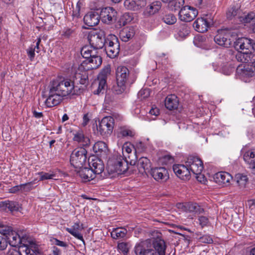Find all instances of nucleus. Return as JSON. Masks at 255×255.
Segmentation results:
<instances>
[{
	"label": "nucleus",
	"instance_id": "2eb2a0df",
	"mask_svg": "<svg viewBox=\"0 0 255 255\" xmlns=\"http://www.w3.org/2000/svg\"><path fill=\"white\" fill-rule=\"evenodd\" d=\"M94 56L85 59L80 65V68H85V70H92L98 68L102 63V59L100 56L94 54Z\"/></svg>",
	"mask_w": 255,
	"mask_h": 255
},
{
	"label": "nucleus",
	"instance_id": "2f4dec72",
	"mask_svg": "<svg viewBox=\"0 0 255 255\" xmlns=\"http://www.w3.org/2000/svg\"><path fill=\"white\" fill-rule=\"evenodd\" d=\"M85 68H80V65L75 74V78L81 84H85L88 82V76L87 71Z\"/></svg>",
	"mask_w": 255,
	"mask_h": 255
},
{
	"label": "nucleus",
	"instance_id": "4be33fe9",
	"mask_svg": "<svg viewBox=\"0 0 255 255\" xmlns=\"http://www.w3.org/2000/svg\"><path fill=\"white\" fill-rule=\"evenodd\" d=\"M252 42L253 40L251 39L240 38L235 42V47L238 50H250L251 49H255V45H254Z\"/></svg>",
	"mask_w": 255,
	"mask_h": 255
},
{
	"label": "nucleus",
	"instance_id": "ea45409f",
	"mask_svg": "<svg viewBox=\"0 0 255 255\" xmlns=\"http://www.w3.org/2000/svg\"><path fill=\"white\" fill-rule=\"evenodd\" d=\"M235 181L240 188H244L248 182V178L247 175L238 173L235 176Z\"/></svg>",
	"mask_w": 255,
	"mask_h": 255
},
{
	"label": "nucleus",
	"instance_id": "f3484780",
	"mask_svg": "<svg viewBox=\"0 0 255 255\" xmlns=\"http://www.w3.org/2000/svg\"><path fill=\"white\" fill-rule=\"evenodd\" d=\"M21 255H36L38 248L36 244L33 241L25 240L19 247Z\"/></svg>",
	"mask_w": 255,
	"mask_h": 255
},
{
	"label": "nucleus",
	"instance_id": "6ab92c4d",
	"mask_svg": "<svg viewBox=\"0 0 255 255\" xmlns=\"http://www.w3.org/2000/svg\"><path fill=\"white\" fill-rule=\"evenodd\" d=\"M149 173L158 182L166 181L169 178L168 171L164 167L151 168Z\"/></svg>",
	"mask_w": 255,
	"mask_h": 255
},
{
	"label": "nucleus",
	"instance_id": "09e8293b",
	"mask_svg": "<svg viewBox=\"0 0 255 255\" xmlns=\"http://www.w3.org/2000/svg\"><path fill=\"white\" fill-rule=\"evenodd\" d=\"M163 20L166 24L171 25L176 22L177 18L174 14H168L163 17Z\"/></svg>",
	"mask_w": 255,
	"mask_h": 255
},
{
	"label": "nucleus",
	"instance_id": "0eeeda50",
	"mask_svg": "<svg viewBox=\"0 0 255 255\" xmlns=\"http://www.w3.org/2000/svg\"><path fill=\"white\" fill-rule=\"evenodd\" d=\"M104 46L107 55L109 57L113 58L118 55L120 51V43L115 35H109Z\"/></svg>",
	"mask_w": 255,
	"mask_h": 255
},
{
	"label": "nucleus",
	"instance_id": "ddd939ff",
	"mask_svg": "<svg viewBox=\"0 0 255 255\" xmlns=\"http://www.w3.org/2000/svg\"><path fill=\"white\" fill-rule=\"evenodd\" d=\"M186 164L190 172L194 174L201 173L203 169L202 160L197 156H189L186 161Z\"/></svg>",
	"mask_w": 255,
	"mask_h": 255
},
{
	"label": "nucleus",
	"instance_id": "052dcab7",
	"mask_svg": "<svg viewBox=\"0 0 255 255\" xmlns=\"http://www.w3.org/2000/svg\"><path fill=\"white\" fill-rule=\"evenodd\" d=\"M200 225L203 227L206 226L209 224L208 219L205 216H200L198 219Z\"/></svg>",
	"mask_w": 255,
	"mask_h": 255
},
{
	"label": "nucleus",
	"instance_id": "9d476101",
	"mask_svg": "<svg viewBox=\"0 0 255 255\" xmlns=\"http://www.w3.org/2000/svg\"><path fill=\"white\" fill-rule=\"evenodd\" d=\"M63 97L51 85L49 91V96L45 101V104L48 108L54 107L61 102Z\"/></svg>",
	"mask_w": 255,
	"mask_h": 255
},
{
	"label": "nucleus",
	"instance_id": "13d9d810",
	"mask_svg": "<svg viewBox=\"0 0 255 255\" xmlns=\"http://www.w3.org/2000/svg\"><path fill=\"white\" fill-rule=\"evenodd\" d=\"M91 118V114L90 113H87L85 114L83 117V121L82 123V125L83 127L86 126L89 122Z\"/></svg>",
	"mask_w": 255,
	"mask_h": 255
},
{
	"label": "nucleus",
	"instance_id": "f8f14e48",
	"mask_svg": "<svg viewBox=\"0 0 255 255\" xmlns=\"http://www.w3.org/2000/svg\"><path fill=\"white\" fill-rule=\"evenodd\" d=\"M237 73L242 79L255 76V55L252 56L251 65L244 67L242 65L239 66L237 68Z\"/></svg>",
	"mask_w": 255,
	"mask_h": 255
},
{
	"label": "nucleus",
	"instance_id": "6e6552de",
	"mask_svg": "<svg viewBox=\"0 0 255 255\" xmlns=\"http://www.w3.org/2000/svg\"><path fill=\"white\" fill-rule=\"evenodd\" d=\"M111 71V67L109 65L101 70L98 77V87L97 90L94 91V94L104 93L106 86L107 79L110 75Z\"/></svg>",
	"mask_w": 255,
	"mask_h": 255
},
{
	"label": "nucleus",
	"instance_id": "7c9ffc66",
	"mask_svg": "<svg viewBox=\"0 0 255 255\" xmlns=\"http://www.w3.org/2000/svg\"><path fill=\"white\" fill-rule=\"evenodd\" d=\"M10 246L16 247L23 242L26 239L24 238H21L17 233L14 231H12L6 237Z\"/></svg>",
	"mask_w": 255,
	"mask_h": 255
},
{
	"label": "nucleus",
	"instance_id": "aec40b11",
	"mask_svg": "<svg viewBox=\"0 0 255 255\" xmlns=\"http://www.w3.org/2000/svg\"><path fill=\"white\" fill-rule=\"evenodd\" d=\"M123 153L125 158H128L130 164H134L137 159L136 151L131 144H125L122 148Z\"/></svg>",
	"mask_w": 255,
	"mask_h": 255
},
{
	"label": "nucleus",
	"instance_id": "39448f33",
	"mask_svg": "<svg viewBox=\"0 0 255 255\" xmlns=\"http://www.w3.org/2000/svg\"><path fill=\"white\" fill-rule=\"evenodd\" d=\"M88 38L90 45L96 50L102 48L106 41L104 31L101 30L90 31Z\"/></svg>",
	"mask_w": 255,
	"mask_h": 255
},
{
	"label": "nucleus",
	"instance_id": "f704fd0d",
	"mask_svg": "<svg viewBox=\"0 0 255 255\" xmlns=\"http://www.w3.org/2000/svg\"><path fill=\"white\" fill-rule=\"evenodd\" d=\"M178 101L175 95L168 96L165 100V106L169 110H172L177 108Z\"/></svg>",
	"mask_w": 255,
	"mask_h": 255
},
{
	"label": "nucleus",
	"instance_id": "a18cd8bd",
	"mask_svg": "<svg viewBox=\"0 0 255 255\" xmlns=\"http://www.w3.org/2000/svg\"><path fill=\"white\" fill-rule=\"evenodd\" d=\"M184 4V0H173L169 5V7L174 11L181 9Z\"/></svg>",
	"mask_w": 255,
	"mask_h": 255
},
{
	"label": "nucleus",
	"instance_id": "5fc2aeb1",
	"mask_svg": "<svg viewBox=\"0 0 255 255\" xmlns=\"http://www.w3.org/2000/svg\"><path fill=\"white\" fill-rule=\"evenodd\" d=\"M150 94V91L149 89H143L139 91L138 96L141 99L148 97Z\"/></svg>",
	"mask_w": 255,
	"mask_h": 255
},
{
	"label": "nucleus",
	"instance_id": "37998d69",
	"mask_svg": "<svg viewBox=\"0 0 255 255\" xmlns=\"http://www.w3.org/2000/svg\"><path fill=\"white\" fill-rule=\"evenodd\" d=\"M161 8V2L159 1L153 2L147 8V10L149 14H154L157 12Z\"/></svg>",
	"mask_w": 255,
	"mask_h": 255
},
{
	"label": "nucleus",
	"instance_id": "a19ab883",
	"mask_svg": "<svg viewBox=\"0 0 255 255\" xmlns=\"http://www.w3.org/2000/svg\"><path fill=\"white\" fill-rule=\"evenodd\" d=\"M186 208L189 212L194 213L195 214H200L204 211V209L195 203H188L186 206Z\"/></svg>",
	"mask_w": 255,
	"mask_h": 255
},
{
	"label": "nucleus",
	"instance_id": "603ef678",
	"mask_svg": "<svg viewBox=\"0 0 255 255\" xmlns=\"http://www.w3.org/2000/svg\"><path fill=\"white\" fill-rule=\"evenodd\" d=\"M12 229L11 227L7 226L5 225H0V233L1 234L5 236L6 237L10 234V233L12 231Z\"/></svg>",
	"mask_w": 255,
	"mask_h": 255
},
{
	"label": "nucleus",
	"instance_id": "0e129e2a",
	"mask_svg": "<svg viewBox=\"0 0 255 255\" xmlns=\"http://www.w3.org/2000/svg\"><path fill=\"white\" fill-rule=\"evenodd\" d=\"M51 242L53 244L63 247H66L67 245L66 243L59 241L56 239H53L51 240Z\"/></svg>",
	"mask_w": 255,
	"mask_h": 255
},
{
	"label": "nucleus",
	"instance_id": "4468645a",
	"mask_svg": "<svg viewBox=\"0 0 255 255\" xmlns=\"http://www.w3.org/2000/svg\"><path fill=\"white\" fill-rule=\"evenodd\" d=\"M153 249V255H165L166 246L165 241L161 236H157L149 240Z\"/></svg>",
	"mask_w": 255,
	"mask_h": 255
},
{
	"label": "nucleus",
	"instance_id": "69168bd1",
	"mask_svg": "<svg viewBox=\"0 0 255 255\" xmlns=\"http://www.w3.org/2000/svg\"><path fill=\"white\" fill-rule=\"evenodd\" d=\"M18 191H21V185H16L8 189V192L10 193H16Z\"/></svg>",
	"mask_w": 255,
	"mask_h": 255
},
{
	"label": "nucleus",
	"instance_id": "774afa93",
	"mask_svg": "<svg viewBox=\"0 0 255 255\" xmlns=\"http://www.w3.org/2000/svg\"><path fill=\"white\" fill-rule=\"evenodd\" d=\"M7 255H21L20 253L19 249L17 251L15 249H11L9 250L7 253Z\"/></svg>",
	"mask_w": 255,
	"mask_h": 255
},
{
	"label": "nucleus",
	"instance_id": "f257e3e1",
	"mask_svg": "<svg viewBox=\"0 0 255 255\" xmlns=\"http://www.w3.org/2000/svg\"><path fill=\"white\" fill-rule=\"evenodd\" d=\"M51 85L63 97L75 94V86L74 82L69 79H57L53 80Z\"/></svg>",
	"mask_w": 255,
	"mask_h": 255
},
{
	"label": "nucleus",
	"instance_id": "58836bf2",
	"mask_svg": "<svg viewBox=\"0 0 255 255\" xmlns=\"http://www.w3.org/2000/svg\"><path fill=\"white\" fill-rule=\"evenodd\" d=\"M127 234V229L123 228H118L114 229L111 233V237L112 238L116 240L124 238Z\"/></svg>",
	"mask_w": 255,
	"mask_h": 255
},
{
	"label": "nucleus",
	"instance_id": "5701e85b",
	"mask_svg": "<svg viewBox=\"0 0 255 255\" xmlns=\"http://www.w3.org/2000/svg\"><path fill=\"white\" fill-rule=\"evenodd\" d=\"M89 165L95 175L100 174L104 171V165L102 161L96 157H93L89 159Z\"/></svg>",
	"mask_w": 255,
	"mask_h": 255
},
{
	"label": "nucleus",
	"instance_id": "864d4df0",
	"mask_svg": "<svg viewBox=\"0 0 255 255\" xmlns=\"http://www.w3.org/2000/svg\"><path fill=\"white\" fill-rule=\"evenodd\" d=\"M19 205L18 203L14 201H10L8 202V209L11 211H15L18 210Z\"/></svg>",
	"mask_w": 255,
	"mask_h": 255
},
{
	"label": "nucleus",
	"instance_id": "473e14b6",
	"mask_svg": "<svg viewBox=\"0 0 255 255\" xmlns=\"http://www.w3.org/2000/svg\"><path fill=\"white\" fill-rule=\"evenodd\" d=\"M134 34L135 29L132 26L125 27L120 33L121 39L124 42L129 40L134 36Z\"/></svg>",
	"mask_w": 255,
	"mask_h": 255
},
{
	"label": "nucleus",
	"instance_id": "e433bc0d",
	"mask_svg": "<svg viewBox=\"0 0 255 255\" xmlns=\"http://www.w3.org/2000/svg\"><path fill=\"white\" fill-rule=\"evenodd\" d=\"M252 56H253V54L247 51L245 52L238 51L236 54V58L238 61L242 63L250 62L251 63Z\"/></svg>",
	"mask_w": 255,
	"mask_h": 255
},
{
	"label": "nucleus",
	"instance_id": "72a5a7b5",
	"mask_svg": "<svg viewBox=\"0 0 255 255\" xmlns=\"http://www.w3.org/2000/svg\"><path fill=\"white\" fill-rule=\"evenodd\" d=\"M243 158L244 161L249 165L250 168L255 167V149L245 152Z\"/></svg>",
	"mask_w": 255,
	"mask_h": 255
},
{
	"label": "nucleus",
	"instance_id": "1a4fd4ad",
	"mask_svg": "<svg viewBox=\"0 0 255 255\" xmlns=\"http://www.w3.org/2000/svg\"><path fill=\"white\" fill-rule=\"evenodd\" d=\"M198 11L195 8L185 5L181 8L178 13L180 20L184 22H190L198 15Z\"/></svg>",
	"mask_w": 255,
	"mask_h": 255
},
{
	"label": "nucleus",
	"instance_id": "a878e982",
	"mask_svg": "<svg viewBox=\"0 0 255 255\" xmlns=\"http://www.w3.org/2000/svg\"><path fill=\"white\" fill-rule=\"evenodd\" d=\"M137 166L139 172L142 174L145 173L148 175L151 169L150 160L145 157H142L138 159Z\"/></svg>",
	"mask_w": 255,
	"mask_h": 255
},
{
	"label": "nucleus",
	"instance_id": "393cba45",
	"mask_svg": "<svg viewBox=\"0 0 255 255\" xmlns=\"http://www.w3.org/2000/svg\"><path fill=\"white\" fill-rule=\"evenodd\" d=\"M100 16L98 12L90 11L84 17L85 23L89 26H94L100 21Z\"/></svg>",
	"mask_w": 255,
	"mask_h": 255
},
{
	"label": "nucleus",
	"instance_id": "c03bdc74",
	"mask_svg": "<svg viewBox=\"0 0 255 255\" xmlns=\"http://www.w3.org/2000/svg\"><path fill=\"white\" fill-rule=\"evenodd\" d=\"M40 177V180L43 181L44 180L47 179H53L56 180V174L54 173L53 172H40L38 173Z\"/></svg>",
	"mask_w": 255,
	"mask_h": 255
},
{
	"label": "nucleus",
	"instance_id": "6e6d98bb",
	"mask_svg": "<svg viewBox=\"0 0 255 255\" xmlns=\"http://www.w3.org/2000/svg\"><path fill=\"white\" fill-rule=\"evenodd\" d=\"M32 182H28L25 184H21V191L28 192L32 189Z\"/></svg>",
	"mask_w": 255,
	"mask_h": 255
},
{
	"label": "nucleus",
	"instance_id": "de8ad7c7",
	"mask_svg": "<svg viewBox=\"0 0 255 255\" xmlns=\"http://www.w3.org/2000/svg\"><path fill=\"white\" fill-rule=\"evenodd\" d=\"M240 21L244 23H248L252 22H255V14L253 12L250 13L243 17H240Z\"/></svg>",
	"mask_w": 255,
	"mask_h": 255
},
{
	"label": "nucleus",
	"instance_id": "8fccbe9b",
	"mask_svg": "<svg viewBox=\"0 0 255 255\" xmlns=\"http://www.w3.org/2000/svg\"><path fill=\"white\" fill-rule=\"evenodd\" d=\"M132 20L133 16L132 14L128 12H126L123 15L121 19V22H122L123 24L124 25L131 22Z\"/></svg>",
	"mask_w": 255,
	"mask_h": 255
},
{
	"label": "nucleus",
	"instance_id": "dca6fc26",
	"mask_svg": "<svg viewBox=\"0 0 255 255\" xmlns=\"http://www.w3.org/2000/svg\"><path fill=\"white\" fill-rule=\"evenodd\" d=\"M136 255H153V249L149 240H145L136 244L134 247Z\"/></svg>",
	"mask_w": 255,
	"mask_h": 255
},
{
	"label": "nucleus",
	"instance_id": "c85d7f7f",
	"mask_svg": "<svg viewBox=\"0 0 255 255\" xmlns=\"http://www.w3.org/2000/svg\"><path fill=\"white\" fill-rule=\"evenodd\" d=\"M73 139L79 143L80 145L83 146L82 147L88 146L90 142L89 138L84 135L83 131L81 130H79L73 133Z\"/></svg>",
	"mask_w": 255,
	"mask_h": 255
},
{
	"label": "nucleus",
	"instance_id": "e2e57ef3",
	"mask_svg": "<svg viewBox=\"0 0 255 255\" xmlns=\"http://www.w3.org/2000/svg\"><path fill=\"white\" fill-rule=\"evenodd\" d=\"M237 11L234 7H232L229 9L227 12V16L228 18H232V17L236 15Z\"/></svg>",
	"mask_w": 255,
	"mask_h": 255
},
{
	"label": "nucleus",
	"instance_id": "c756f323",
	"mask_svg": "<svg viewBox=\"0 0 255 255\" xmlns=\"http://www.w3.org/2000/svg\"><path fill=\"white\" fill-rule=\"evenodd\" d=\"M193 26L195 30L203 33L207 31L209 23L204 18L199 17L194 22Z\"/></svg>",
	"mask_w": 255,
	"mask_h": 255
},
{
	"label": "nucleus",
	"instance_id": "bb28decb",
	"mask_svg": "<svg viewBox=\"0 0 255 255\" xmlns=\"http://www.w3.org/2000/svg\"><path fill=\"white\" fill-rule=\"evenodd\" d=\"M232 179V176L226 172H219L214 176L215 181L219 185H226Z\"/></svg>",
	"mask_w": 255,
	"mask_h": 255
},
{
	"label": "nucleus",
	"instance_id": "680f3d73",
	"mask_svg": "<svg viewBox=\"0 0 255 255\" xmlns=\"http://www.w3.org/2000/svg\"><path fill=\"white\" fill-rule=\"evenodd\" d=\"M73 32L74 31L70 28H64L62 31V36H64L65 38H69L72 35Z\"/></svg>",
	"mask_w": 255,
	"mask_h": 255
},
{
	"label": "nucleus",
	"instance_id": "b1692460",
	"mask_svg": "<svg viewBox=\"0 0 255 255\" xmlns=\"http://www.w3.org/2000/svg\"><path fill=\"white\" fill-rule=\"evenodd\" d=\"M146 4V0H125L124 6L128 9L137 11Z\"/></svg>",
	"mask_w": 255,
	"mask_h": 255
},
{
	"label": "nucleus",
	"instance_id": "7ed1b4c3",
	"mask_svg": "<svg viewBox=\"0 0 255 255\" xmlns=\"http://www.w3.org/2000/svg\"><path fill=\"white\" fill-rule=\"evenodd\" d=\"M129 74V70L126 67L124 66L118 67L116 70L117 86L115 89L117 94H122L125 91Z\"/></svg>",
	"mask_w": 255,
	"mask_h": 255
},
{
	"label": "nucleus",
	"instance_id": "4d7b16f0",
	"mask_svg": "<svg viewBox=\"0 0 255 255\" xmlns=\"http://www.w3.org/2000/svg\"><path fill=\"white\" fill-rule=\"evenodd\" d=\"M201 243L205 244H212L213 242L212 238L209 235H204L200 238Z\"/></svg>",
	"mask_w": 255,
	"mask_h": 255
},
{
	"label": "nucleus",
	"instance_id": "338daca9",
	"mask_svg": "<svg viewBox=\"0 0 255 255\" xmlns=\"http://www.w3.org/2000/svg\"><path fill=\"white\" fill-rule=\"evenodd\" d=\"M7 245V243L6 240L0 236V250H4L6 249Z\"/></svg>",
	"mask_w": 255,
	"mask_h": 255
},
{
	"label": "nucleus",
	"instance_id": "9b49d317",
	"mask_svg": "<svg viewBox=\"0 0 255 255\" xmlns=\"http://www.w3.org/2000/svg\"><path fill=\"white\" fill-rule=\"evenodd\" d=\"M231 32L227 29H220L214 37V41L219 45L225 47H229L232 43Z\"/></svg>",
	"mask_w": 255,
	"mask_h": 255
},
{
	"label": "nucleus",
	"instance_id": "49530a36",
	"mask_svg": "<svg viewBox=\"0 0 255 255\" xmlns=\"http://www.w3.org/2000/svg\"><path fill=\"white\" fill-rule=\"evenodd\" d=\"M134 135V132L131 129L127 128H121L119 133V136L122 137H132Z\"/></svg>",
	"mask_w": 255,
	"mask_h": 255
},
{
	"label": "nucleus",
	"instance_id": "cd10ccee",
	"mask_svg": "<svg viewBox=\"0 0 255 255\" xmlns=\"http://www.w3.org/2000/svg\"><path fill=\"white\" fill-rule=\"evenodd\" d=\"M77 172L84 182L90 181L94 179L96 175L90 168L81 167L79 168Z\"/></svg>",
	"mask_w": 255,
	"mask_h": 255
},
{
	"label": "nucleus",
	"instance_id": "bf43d9fd",
	"mask_svg": "<svg viewBox=\"0 0 255 255\" xmlns=\"http://www.w3.org/2000/svg\"><path fill=\"white\" fill-rule=\"evenodd\" d=\"M35 48H33V46L30 47L27 49V54L30 61H32L35 57Z\"/></svg>",
	"mask_w": 255,
	"mask_h": 255
},
{
	"label": "nucleus",
	"instance_id": "f03ea898",
	"mask_svg": "<svg viewBox=\"0 0 255 255\" xmlns=\"http://www.w3.org/2000/svg\"><path fill=\"white\" fill-rule=\"evenodd\" d=\"M128 161L122 156L115 155L108 162V167L111 172H116L118 174L125 173L128 169Z\"/></svg>",
	"mask_w": 255,
	"mask_h": 255
},
{
	"label": "nucleus",
	"instance_id": "20e7f679",
	"mask_svg": "<svg viewBox=\"0 0 255 255\" xmlns=\"http://www.w3.org/2000/svg\"><path fill=\"white\" fill-rule=\"evenodd\" d=\"M122 118L120 115L104 117L99 123L98 130L100 134L106 136L110 135L114 128L115 119L121 120Z\"/></svg>",
	"mask_w": 255,
	"mask_h": 255
},
{
	"label": "nucleus",
	"instance_id": "412c9836",
	"mask_svg": "<svg viewBox=\"0 0 255 255\" xmlns=\"http://www.w3.org/2000/svg\"><path fill=\"white\" fill-rule=\"evenodd\" d=\"M173 170L175 174L182 180H188L190 176V172L187 165L183 164H176L173 166Z\"/></svg>",
	"mask_w": 255,
	"mask_h": 255
},
{
	"label": "nucleus",
	"instance_id": "c9c22d12",
	"mask_svg": "<svg viewBox=\"0 0 255 255\" xmlns=\"http://www.w3.org/2000/svg\"><path fill=\"white\" fill-rule=\"evenodd\" d=\"M82 229L79 223H76L71 228H67L66 230L77 239L84 242L83 236L80 233V231Z\"/></svg>",
	"mask_w": 255,
	"mask_h": 255
},
{
	"label": "nucleus",
	"instance_id": "a211bd4d",
	"mask_svg": "<svg viewBox=\"0 0 255 255\" xmlns=\"http://www.w3.org/2000/svg\"><path fill=\"white\" fill-rule=\"evenodd\" d=\"M116 13L117 12L112 7H107L102 9L99 16L103 22L110 24L115 20Z\"/></svg>",
	"mask_w": 255,
	"mask_h": 255
},
{
	"label": "nucleus",
	"instance_id": "3c124183",
	"mask_svg": "<svg viewBox=\"0 0 255 255\" xmlns=\"http://www.w3.org/2000/svg\"><path fill=\"white\" fill-rule=\"evenodd\" d=\"M118 248L124 255H126L128 252L129 246L128 244L122 242L118 244Z\"/></svg>",
	"mask_w": 255,
	"mask_h": 255
},
{
	"label": "nucleus",
	"instance_id": "423d86ee",
	"mask_svg": "<svg viewBox=\"0 0 255 255\" xmlns=\"http://www.w3.org/2000/svg\"><path fill=\"white\" fill-rule=\"evenodd\" d=\"M87 150L85 147H78L72 152L70 157V163L75 168L83 167L86 161Z\"/></svg>",
	"mask_w": 255,
	"mask_h": 255
},
{
	"label": "nucleus",
	"instance_id": "79ce46f5",
	"mask_svg": "<svg viewBox=\"0 0 255 255\" xmlns=\"http://www.w3.org/2000/svg\"><path fill=\"white\" fill-rule=\"evenodd\" d=\"M93 150L97 153L106 152L108 150L107 144L103 141H98L93 146Z\"/></svg>",
	"mask_w": 255,
	"mask_h": 255
},
{
	"label": "nucleus",
	"instance_id": "4c0bfd02",
	"mask_svg": "<svg viewBox=\"0 0 255 255\" xmlns=\"http://www.w3.org/2000/svg\"><path fill=\"white\" fill-rule=\"evenodd\" d=\"M97 50L95 49L91 45L90 46H84L81 50V54L85 59H87L90 58V57L94 56V54H97Z\"/></svg>",
	"mask_w": 255,
	"mask_h": 255
}]
</instances>
